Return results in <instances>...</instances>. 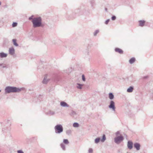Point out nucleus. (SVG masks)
<instances>
[{
    "mask_svg": "<svg viewBox=\"0 0 153 153\" xmlns=\"http://www.w3.org/2000/svg\"><path fill=\"white\" fill-rule=\"evenodd\" d=\"M32 22L33 24V27L34 28L43 27L44 26V25L42 23V19L40 17L33 18Z\"/></svg>",
    "mask_w": 153,
    "mask_h": 153,
    "instance_id": "obj_1",
    "label": "nucleus"
},
{
    "mask_svg": "<svg viewBox=\"0 0 153 153\" xmlns=\"http://www.w3.org/2000/svg\"><path fill=\"white\" fill-rule=\"evenodd\" d=\"M21 89L14 87H7L5 89L6 93L19 92L21 91Z\"/></svg>",
    "mask_w": 153,
    "mask_h": 153,
    "instance_id": "obj_2",
    "label": "nucleus"
},
{
    "mask_svg": "<svg viewBox=\"0 0 153 153\" xmlns=\"http://www.w3.org/2000/svg\"><path fill=\"white\" fill-rule=\"evenodd\" d=\"M55 129L56 132V133H60L63 131V128L60 125H58L55 126Z\"/></svg>",
    "mask_w": 153,
    "mask_h": 153,
    "instance_id": "obj_3",
    "label": "nucleus"
},
{
    "mask_svg": "<svg viewBox=\"0 0 153 153\" xmlns=\"http://www.w3.org/2000/svg\"><path fill=\"white\" fill-rule=\"evenodd\" d=\"M123 137L122 136L117 137L114 139L115 142L117 143H119L123 140Z\"/></svg>",
    "mask_w": 153,
    "mask_h": 153,
    "instance_id": "obj_4",
    "label": "nucleus"
},
{
    "mask_svg": "<svg viewBox=\"0 0 153 153\" xmlns=\"http://www.w3.org/2000/svg\"><path fill=\"white\" fill-rule=\"evenodd\" d=\"M110 108H111L114 111L115 110L114 102L113 101H111L110 102V104L109 106Z\"/></svg>",
    "mask_w": 153,
    "mask_h": 153,
    "instance_id": "obj_5",
    "label": "nucleus"
},
{
    "mask_svg": "<svg viewBox=\"0 0 153 153\" xmlns=\"http://www.w3.org/2000/svg\"><path fill=\"white\" fill-rule=\"evenodd\" d=\"M127 146L130 149H132L133 147V143L131 141H128V142Z\"/></svg>",
    "mask_w": 153,
    "mask_h": 153,
    "instance_id": "obj_6",
    "label": "nucleus"
},
{
    "mask_svg": "<svg viewBox=\"0 0 153 153\" xmlns=\"http://www.w3.org/2000/svg\"><path fill=\"white\" fill-rule=\"evenodd\" d=\"M138 22L139 26L143 27L145 25V21L144 20H140Z\"/></svg>",
    "mask_w": 153,
    "mask_h": 153,
    "instance_id": "obj_7",
    "label": "nucleus"
},
{
    "mask_svg": "<svg viewBox=\"0 0 153 153\" xmlns=\"http://www.w3.org/2000/svg\"><path fill=\"white\" fill-rule=\"evenodd\" d=\"M15 50L13 48H11L9 49V53L11 55H13L14 53Z\"/></svg>",
    "mask_w": 153,
    "mask_h": 153,
    "instance_id": "obj_8",
    "label": "nucleus"
},
{
    "mask_svg": "<svg viewBox=\"0 0 153 153\" xmlns=\"http://www.w3.org/2000/svg\"><path fill=\"white\" fill-rule=\"evenodd\" d=\"M134 146L136 149L137 150H138L140 149V145L139 144L137 143H136L134 144Z\"/></svg>",
    "mask_w": 153,
    "mask_h": 153,
    "instance_id": "obj_9",
    "label": "nucleus"
},
{
    "mask_svg": "<svg viewBox=\"0 0 153 153\" xmlns=\"http://www.w3.org/2000/svg\"><path fill=\"white\" fill-rule=\"evenodd\" d=\"M115 50L116 52H117L120 54H122L123 53V51L121 49L118 48H116Z\"/></svg>",
    "mask_w": 153,
    "mask_h": 153,
    "instance_id": "obj_10",
    "label": "nucleus"
},
{
    "mask_svg": "<svg viewBox=\"0 0 153 153\" xmlns=\"http://www.w3.org/2000/svg\"><path fill=\"white\" fill-rule=\"evenodd\" d=\"M7 56V54L3 53H0V56L1 58L5 57Z\"/></svg>",
    "mask_w": 153,
    "mask_h": 153,
    "instance_id": "obj_11",
    "label": "nucleus"
},
{
    "mask_svg": "<svg viewBox=\"0 0 153 153\" xmlns=\"http://www.w3.org/2000/svg\"><path fill=\"white\" fill-rule=\"evenodd\" d=\"M135 61V58L133 57L131 58L129 60V63L130 64H132Z\"/></svg>",
    "mask_w": 153,
    "mask_h": 153,
    "instance_id": "obj_12",
    "label": "nucleus"
},
{
    "mask_svg": "<svg viewBox=\"0 0 153 153\" xmlns=\"http://www.w3.org/2000/svg\"><path fill=\"white\" fill-rule=\"evenodd\" d=\"M61 105L62 106H68L67 104L64 102H62L60 103Z\"/></svg>",
    "mask_w": 153,
    "mask_h": 153,
    "instance_id": "obj_13",
    "label": "nucleus"
},
{
    "mask_svg": "<svg viewBox=\"0 0 153 153\" xmlns=\"http://www.w3.org/2000/svg\"><path fill=\"white\" fill-rule=\"evenodd\" d=\"M133 88L132 87H130L127 90V92H131L133 91Z\"/></svg>",
    "mask_w": 153,
    "mask_h": 153,
    "instance_id": "obj_14",
    "label": "nucleus"
},
{
    "mask_svg": "<svg viewBox=\"0 0 153 153\" xmlns=\"http://www.w3.org/2000/svg\"><path fill=\"white\" fill-rule=\"evenodd\" d=\"M109 97L110 99H112L114 98V95L111 93L109 94Z\"/></svg>",
    "mask_w": 153,
    "mask_h": 153,
    "instance_id": "obj_15",
    "label": "nucleus"
},
{
    "mask_svg": "<svg viewBox=\"0 0 153 153\" xmlns=\"http://www.w3.org/2000/svg\"><path fill=\"white\" fill-rule=\"evenodd\" d=\"M13 44L14 45L16 46H18V44L16 42V39H13Z\"/></svg>",
    "mask_w": 153,
    "mask_h": 153,
    "instance_id": "obj_16",
    "label": "nucleus"
},
{
    "mask_svg": "<svg viewBox=\"0 0 153 153\" xmlns=\"http://www.w3.org/2000/svg\"><path fill=\"white\" fill-rule=\"evenodd\" d=\"M99 32V30H96L94 33V36H96L97 35V34Z\"/></svg>",
    "mask_w": 153,
    "mask_h": 153,
    "instance_id": "obj_17",
    "label": "nucleus"
},
{
    "mask_svg": "<svg viewBox=\"0 0 153 153\" xmlns=\"http://www.w3.org/2000/svg\"><path fill=\"white\" fill-rule=\"evenodd\" d=\"M18 25L17 23L16 22H13L12 24V26L13 27H15L17 26Z\"/></svg>",
    "mask_w": 153,
    "mask_h": 153,
    "instance_id": "obj_18",
    "label": "nucleus"
},
{
    "mask_svg": "<svg viewBox=\"0 0 153 153\" xmlns=\"http://www.w3.org/2000/svg\"><path fill=\"white\" fill-rule=\"evenodd\" d=\"M106 140V137L105 135H103V136L101 140V141L102 142H104Z\"/></svg>",
    "mask_w": 153,
    "mask_h": 153,
    "instance_id": "obj_19",
    "label": "nucleus"
},
{
    "mask_svg": "<svg viewBox=\"0 0 153 153\" xmlns=\"http://www.w3.org/2000/svg\"><path fill=\"white\" fill-rule=\"evenodd\" d=\"M73 126L74 127H77L79 126V125L78 123H74Z\"/></svg>",
    "mask_w": 153,
    "mask_h": 153,
    "instance_id": "obj_20",
    "label": "nucleus"
},
{
    "mask_svg": "<svg viewBox=\"0 0 153 153\" xmlns=\"http://www.w3.org/2000/svg\"><path fill=\"white\" fill-rule=\"evenodd\" d=\"M83 85H81L80 84H77V87L79 89H81L82 88V86Z\"/></svg>",
    "mask_w": 153,
    "mask_h": 153,
    "instance_id": "obj_21",
    "label": "nucleus"
},
{
    "mask_svg": "<svg viewBox=\"0 0 153 153\" xmlns=\"http://www.w3.org/2000/svg\"><path fill=\"white\" fill-rule=\"evenodd\" d=\"M63 142L65 144H68L69 143V142L67 139H64L63 140Z\"/></svg>",
    "mask_w": 153,
    "mask_h": 153,
    "instance_id": "obj_22",
    "label": "nucleus"
},
{
    "mask_svg": "<svg viewBox=\"0 0 153 153\" xmlns=\"http://www.w3.org/2000/svg\"><path fill=\"white\" fill-rule=\"evenodd\" d=\"M48 81H49V80H47L46 79V78H45L43 80V82L44 83H46L48 82Z\"/></svg>",
    "mask_w": 153,
    "mask_h": 153,
    "instance_id": "obj_23",
    "label": "nucleus"
},
{
    "mask_svg": "<svg viewBox=\"0 0 153 153\" xmlns=\"http://www.w3.org/2000/svg\"><path fill=\"white\" fill-rule=\"evenodd\" d=\"M100 139L99 138H97L95 140V143H97L100 141Z\"/></svg>",
    "mask_w": 153,
    "mask_h": 153,
    "instance_id": "obj_24",
    "label": "nucleus"
},
{
    "mask_svg": "<svg viewBox=\"0 0 153 153\" xmlns=\"http://www.w3.org/2000/svg\"><path fill=\"white\" fill-rule=\"evenodd\" d=\"M116 19V17L114 16H113L111 17V19L112 20H114Z\"/></svg>",
    "mask_w": 153,
    "mask_h": 153,
    "instance_id": "obj_25",
    "label": "nucleus"
},
{
    "mask_svg": "<svg viewBox=\"0 0 153 153\" xmlns=\"http://www.w3.org/2000/svg\"><path fill=\"white\" fill-rule=\"evenodd\" d=\"M33 15H32L30 17H29V20H33Z\"/></svg>",
    "mask_w": 153,
    "mask_h": 153,
    "instance_id": "obj_26",
    "label": "nucleus"
},
{
    "mask_svg": "<svg viewBox=\"0 0 153 153\" xmlns=\"http://www.w3.org/2000/svg\"><path fill=\"white\" fill-rule=\"evenodd\" d=\"M110 21V19H107V20H106L105 22V24L106 25H107L108 24V22H109Z\"/></svg>",
    "mask_w": 153,
    "mask_h": 153,
    "instance_id": "obj_27",
    "label": "nucleus"
},
{
    "mask_svg": "<svg viewBox=\"0 0 153 153\" xmlns=\"http://www.w3.org/2000/svg\"><path fill=\"white\" fill-rule=\"evenodd\" d=\"M82 79L83 81H85V78L83 75L82 76Z\"/></svg>",
    "mask_w": 153,
    "mask_h": 153,
    "instance_id": "obj_28",
    "label": "nucleus"
},
{
    "mask_svg": "<svg viewBox=\"0 0 153 153\" xmlns=\"http://www.w3.org/2000/svg\"><path fill=\"white\" fill-rule=\"evenodd\" d=\"M88 152L89 153H91L93 152V150L91 149H89Z\"/></svg>",
    "mask_w": 153,
    "mask_h": 153,
    "instance_id": "obj_29",
    "label": "nucleus"
},
{
    "mask_svg": "<svg viewBox=\"0 0 153 153\" xmlns=\"http://www.w3.org/2000/svg\"><path fill=\"white\" fill-rule=\"evenodd\" d=\"M61 147L63 149H65V146L64 145L62 144H61Z\"/></svg>",
    "mask_w": 153,
    "mask_h": 153,
    "instance_id": "obj_30",
    "label": "nucleus"
},
{
    "mask_svg": "<svg viewBox=\"0 0 153 153\" xmlns=\"http://www.w3.org/2000/svg\"><path fill=\"white\" fill-rule=\"evenodd\" d=\"M18 153H24L21 150H19L17 152Z\"/></svg>",
    "mask_w": 153,
    "mask_h": 153,
    "instance_id": "obj_31",
    "label": "nucleus"
},
{
    "mask_svg": "<svg viewBox=\"0 0 153 153\" xmlns=\"http://www.w3.org/2000/svg\"><path fill=\"white\" fill-rule=\"evenodd\" d=\"M1 1H0V5H1Z\"/></svg>",
    "mask_w": 153,
    "mask_h": 153,
    "instance_id": "obj_32",
    "label": "nucleus"
}]
</instances>
